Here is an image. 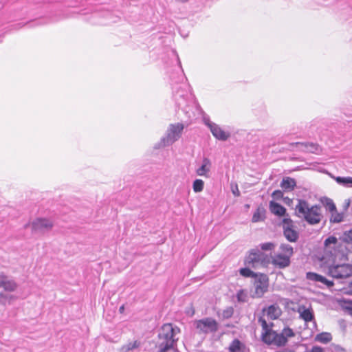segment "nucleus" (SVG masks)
Segmentation results:
<instances>
[{"label":"nucleus","mask_w":352,"mask_h":352,"mask_svg":"<svg viewBox=\"0 0 352 352\" xmlns=\"http://www.w3.org/2000/svg\"><path fill=\"white\" fill-rule=\"evenodd\" d=\"M180 329L172 323H166L159 329L156 348L158 352H177V342Z\"/></svg>","instance_id":"f257e3e1"},{"label":"nucleus","mask_w":352,"mask_h":352,"mask_svg":"<svg viewBox=\"0 0 352 352\" xmlns=\"http://www.w3.org/2000/svg\"><path fill=\"white\" fill-rule=\"evenodd\" d=\"M258 322L262 327L261 340L267 344L284 346L289 338L294 336L293 330L289 327L284 328L280 333H277L272 329L273 323H267L263 317H260Z\"/></svg>","instance_id":"f03ea898"},{"label":"nucleus","mask_w":352,"mask_h":352,"mask_svg":"<svg viewBox=\"0 0 352 352\" xmlns=\"http://www.w3.org/2000/svg\"><path fill=\"white\" fill-rule=\"evenodd\" d=\"M295 213L298 218L305 220L310 225L319 223L323 217L320 205H310L307 201L302 199H298Z\"/></svg>","instance_id":"7ed1b4c3"},{"label":"nucleus","mask_w":352,"mask_h":352,"mask_svg":"<svg viewBox=\"0 0 352 352\" xmlns=\"http://www.w3.org/2000/svg\"><path fill=\"white\" fill-rule=\"evenodd\" d=\"M324 245L325 254L331 255L334 258L342 259L346 256V246L336 236H329L325 239Z\"/></svg>","instance_id":"20e7f679"},{"label":"nucleus","mask_w":352,"mask_h":352,"mask_svg":"<svg viewBox=\"0 0 352 352\" xmlns=\"http://www.w3.org/2000/svg\"><path fill=\"white\" fill-rule=\"evenodd\" d=\"M184 126L182 123L170 124L164 137L160 141V146L162 147L172 145L177 141L182 136Z\"/></svg>","instance_id":"39448f33"},{"label":"nucleus","mask_w":352,"mask_h":352,"mask_svg":"<svg viewBox=\"0 0 352 352\" xmlns=\"http://www.w3.org/2000/svg\"><path fill=\"white\" fill-rule=\"evenodd\" d=\"M195 327L199 333H214L218 330V323L211 318H206L195 322Z\"/></svg>","instance_id":"423d86ee"},{"label":"nucleus","mask_w":352,"mask_h":352,"mask_svg":"<svg viewBox=\"0 0 352 352\" xmlns=\"http://www.w3.org/2000/svg\"><path fill=\"white\" fill-rule=\"evenodd\" d=\"M329 274L333 278H345L352 275V265L349 264L333 265L329 267Z\"/></svg>","instance_id":"0eeeda50"},{"label":"nucleus","mask_w":352,"mask_h":352,"mask_svg":"<svg viewBox=\"0 0 352 352\" xmlns=\"http://www.w3.org/2000/svg\"><path fill=\"white\" fill-rule=\"evenodd\" d=\"M53 226L54 223L50 219L37 218L25 227L30 226L33 232L44 233L50 230Z\"/></svg>","instance_id":"6e6552de"},{"label":"nucleus","mask_w":352,"mask_h":352,"mask_svg":"<svg viewBox=\"0 0 352 352\" xmlns=\"http://www.w3.org/2000/svg\"><path fill=\"white\" fill-rule=\"evenodd\" d=\"M254 278L255 292L253 296L260 298L267 291L269 279L264 274H258Z\"/></svg>","instance_id":"1a4fd4ad"},{"label":"nucleus","mask_w":352,"mask_h":352,"mask_svg":"<svg viewBox=\"0 0 352 352\" xmlns=\"http://www.w3.org/2000/svg\"><path fill=\"white\" fill-rule=\"evenodd\" d=\"M283 233L285 238L290 242H295L298 239V233L294 229L293 221L289 217H285L283 221Z\"/></svg>","instance_id":"9d476101"},{"label":"nucleus","mask_w":352,"mask_h":352,"mask_svg":"<svg viewBox=\"0 0 352 352\" xmlns=\"http://www.w3.org/2000/svg\"><path fill=\"white\" fill-rule=\"evenodd\" d=\"M17 287L18 285L14 279L3 273H0V288H3L6 292H12Z\"/></svg>","instance_id":"9b49d317"},{"label":"nucleus","mask_w":352,"mask_h":352,"mask_svg":"<svg viewBox=\"0 0 352 352\" xmlns=\"http://www.w3.org/2000/svg\"><path fill=\"white\" fill-rule=\"evenodd\" d=\"M207 125L209 127L212 134L218 140L226 141L230 137V133L223 131L219 125L215 123L208 122Z\"/></svg>","instance_id":"f8f14e48"},{"label":"nucleus","mask_w":352,"mask_h":352,"mask_svg":"<svg viewBox=\"0 0 352 352\" xmlns=\"http://www.w3.org/2000/svg\"><path fill=\"white\" fill-rule=\"evenodd\" d=\"M272 264L279 269H284L290 264V258L278 253L274 254L271 257Z\"/></svg>","instance_id":"ddd939ff"},{"label":"nucleus","mask_w":352,"mask_h":352,"mask_svg":"<svg viewBox=\"0 0 352 352\" xmlns=\"http://www.w3.org/2000/svg\"><path fill=\"white\" fill-rule=\"evenodd\" d=\"M212 167V163L208 157H204L201 165L196 170V173L199 176L209 177V173Z\"/></svg>","instance_id":"4468645a"},{"label":"nucleus","mask_w":352,"mask_h":352,"mask_svg":"<svg viewBox=\"0 0 352 352\" xmlns=\"http://www.w3.org/2000/svg\"><path fill=\"white\" fill-rule=\"evenodd\" d=\"M307 279H309L310 280H313L315 282H320V283L324 284V285H326L329 288L333 285V281L329 280L325 277H324L321 275H319L316 273L308 272L307 274Z\"/></svg>","instance_id":"2eb2a0df"},{"label":"nucleus","mask_w":352,"mask_h":352,"mask_svg":"<svg viewBox=\"0 0 352 352\" xmlns=\"http://www.w3.org/2000/svg\"><path fill=\"white\" fill-rule=\"evenodd\" d=\"M298 312L300 315V318L305 322H311L314 318L313 311L311 309L306 308L305 306L299 307Z\"/></svg>","instance_id":"dca6fc26"},{"label":"nucleus","mask_w":352,"mask_h":352,"mask_svg":"<svg viewBox=\"0 0 352 352\" xmlns=\"http://www.w3.org/2000/svg\"><path fill=\"white\" fill-rule=\"evenodd\" d=\"M270 210L272 214L278 217H284L286 213L285 208L274 201L270 202Z\"/></svg>","instance_id":"f3484780"},{"label":"nucleus","mask_w":352,"mask_h":352,"mask_svg":"<svg viewBox=\"0 0 352 352\" xmlns=\"http://www.w3.org/2000/svg\"><path fill=\"white\" fill-rule=\"evenodd\" d=\"M330 177L334 179L339 185L344 188H352V177H340L334 176L331 173H328Z\"/></svg>","instance_id":"a211bd4d"},{"label":"nucleus","mask_w":352,"mask_h":352,"mask_svg":"<svg viewBox=\"0 0 352 352\" xmlns=\"http://www.w3.org/2000/svg\"><path fill=\"white\" fill-rule=\"evenodd\" d=\"M265 312L266 316L271 320H275L278 318L281 314V310L277 305H270L266 309H263Z\"/></svg>","instance_id":"6ab92c4d"},{"label":"nucleus","mask_w":352,"mask_h":352,"mask_svg":"<svg viewBox=\"0 0 352 352\" xmlns=\"http://www.w3.org/2000/svg\"><path fill=\"white\" fill-rule=\"evenodd\" d=\"M296 186V180L289 177L283 179L280 183V187L285 191H292Z\"/></svg>","instance_id":"aec40b11"},{"label":"nucleus","mask_w":352,"mask_h":352,"mask_svg":"<svg viewBox=\"0 0 352 352\" xmlns=\"http://www.w3.org/2000/svg\"><path fill=\"white\" fill-rule=\"evenodd\" d=\"M245 345L238 339H234L228 347V352H245Z\"/></svg>","instance_id":"412c9836"},{"label":"nucleus","mask_w":352,"mask_h":352,"mask_svg":"<svg viewBox=\"0 0 352 352\" xmlns=\"http://www.w3.org/2000/svg\"><path fill=\"white\" fill-rule=\"evenodd\" d=\"M279 250L280 252H278V254L285 255L289 258H291L294 253L293 248L289 244H281Z\"/></svg>","instance_id":"4be33fe9"},{"label":"nucleus","mask_w":352,"mask_h":352,"mask_svg":"<svg viewBox=\"0 0 352 352\" xmlns=\"http://www.w3.org/2000/svg\"><path fill=\"white\" fill-rule=\"evenodd\" d=\"M16 299L14 295H7L3 292H0V305H6L7 303L11 304L12 302Z\"/></svg>","instance_id":"5701e85b"},{"label":"nucleus","mask_w":352,"mask_h":352,"mask_svg":"<svg viewBox=\"0 0 352 352\" xmlns=\"http://www.w3.org/2000/svg\"><path fill=\"white\" fill-rule=\"evenodd\" d=\"M332 339L331 335L329 333H321L316 336V340L322 343H328Z\"/></svg>","instance_id":"b1692460"},{"label":"nucleus","mask_w":352,"mask_h":352,"mask_svg":"<svg viewBox=\"0 0 352 352\" xmlns=\"http://www.w3.org/2000/svg\"><path fill=\"white\" fill-rule=\"evenodd\" d=\"M140 343L138 340H134L133 342H130L124 345H123L121 348V351L122 352H128L131 350L136 349L139 347Z\"/></svg>","instance_id":"393cba45"},{"label":"nucleus","mask_w":352,"mask_h":352,"mask_svg":"<svg viewBox=\"0 0 352 352\" xmlns=\"http://www.w3.org/2000/svg\"><path fill=\"white\" fill-rule=\"evenodd\" d=\"M204 182L202 179H197L193 182L192 189L195 192H200L204 190Z\"/></svg>","instance_id":"a878e982"},{"label":"nucleus","mask_w":352,"mask_h":352,"mask_svg":"<svg viewBox=\"0 0 352 352\" xmlns=\"http://www.w3.org/2000/svg\"><path fill=\"white\" fill-rule=\"evenodd\" d=\"M331 222L333 223H340L343 221V214L339 213L337 210H334L331 212V216L330 219Z\"/></svg>","instance_id":"bb28decb"},{"label":"nucleus","mask_w":352,"mask_h":352,"mask_svg":"<svg viewBox=\"0 0 352 352\" xmlns=\"http://www.w3.org/2000/svg\"><path fill=\"white\" fill-rule=\"evenodd\" d=\"M240 274L243 277H253L255 278L258 274L254 273L249 268H241L239 270Z\"/></svg>","instance_id":"cd10ccee"},{"label":"nucleus","mask_w":352,"mask_h":352,"mask_svg":"<svg viewBox=\"0 0 352 352\" xmlns=\"http://www.w3.org/2000/svg\"><path fill=\"white\" fill-rule=\"evenodd\" d=\"M342 241L352 246V230L345 231L343 233Z\"/></svg>","instance_id":"c85d7f7f"},{"label":"nucleus","mask_w":352,"mask_h":352,"mask_svg":"<svg viewBox=\"0 0 352 352\" xmlns=\"http://www.w3.org/2000/svg\"><path fill=\"white\" fill-rule=\"evenodd\" d=\"M258 260H259V252L252 250L250 252L249 256L247 258V262L250 263H254V262L258 261Z\"/></svg>","instance_id":"c756f323"},{"label":"nucleus","mask_w":352,"mask_h":352,"mask_svg":"<svg viewBox=\"0 0 352 352\" xmlns=\"http://www.w3.org/2000/svg\"><path fill=\"white\" fill-rule=\"evenodd\" d=\"M324 204L326 207V209L331 212L332 211L336 210V205L334 204L333 201L330 199H328V198L325 199V200L324 201Z\"/></svg>","instance_id":"7c9ffc66"},{"label":"nucleus","mask_w":352,"mask_h":352,"mask_svg":"<svg viewBox=\"0 0 352 352\" xmlns=\"http://www.w3.org/2000/svg\"><path fill=\"white\" fill-rule=\"evenodd\" d=\"M262 250H272L275 248V244L272 242H267L260 245Z\"/></svg>","instance_id":"2f4dec72"},{"label":"nucleus","mask_w":352,"mask_h":352,"mask_svg":"<svg viewBox=\"0 0 352 352\" xmlns=\"http://www.w3.org/2000/svg\"><path fill=\"white\" fill-rule=\"evenodd\" d=\"M246 294L243 290H240L237 293V299L240 302H245L246 300Z\"/></svg>","instance_id":"473e14b6"},{"label":"nucleus","mask_w":352,"mask_h":352,"mask_svg":"<svg viewBox=\"0 0 352 352\" xmlns=\"http://www.w3.org/2000/svg\"><path fill=\"white\" fill-rule=\"evenodd\" d=\"M272 197L274 198V199H281L283 197V193L281 190H274L272 194Z\"/></svg>","instance_id":"72a5a7b5"},{"label":"nucleus","mask_w":352,"mask_h":352,"mask_svg":"<svg viewBox=\"0 0 352 352\" xmlns=\"http://www.w3.org/2000/svg\"><path fill=\"white\" fill-rule=\"evenodd\" d=\"M263 220V218L261 217V213L259 210H258L256 212H255L252 217V221L253 222H258Z\"/></svg>","instance_id":"f704fd0d"},{"label":"nucleus","mask_w":352,"mask_h":352,"mask_svg":"<svg viewBox=\"0 0 352 352\" xmlns=\"http://www.w3.org/2000/svg\"><path fill=\"white\" fill-rule=\"evenodd\" d=\"M231 188H232V192L234 196L239 197L240 195V192L238 188V186L236 184L232 185Z\"/></svg>","instance_id":"c9c22d12"},{"label":"nucleus","mask_w":352,"mask_h":352,"mask_svg":"<svg viewBox=\"0 0 352 352\" xmlns=\"http://www.w3.org/2000/svg\"><path fill=\"white\" fill-rule=\"evenodd\" d=\"M305 352H324L323 349L320 346H313L311 350H307Z\"/></svg>","instance_id":"e433bc0d"},{"label":"nucleus","mask_w":352,"mask_h":352,"mask_svg":"<svg viewBox=\"0 0 352 352\" xmlns=\"http://www.w3.org/2000/svg\"><path fill=\"white\" fill-rule=\"evenodd\" d=\"M346 310H347L349 315L352 316V302L348 303V305L345 307Z\"/></svg>","instance_id":"4c0bfd02"},{"label":"nucleus","mask_w":352,"mask_h":352,"mask_svg":"<svg viewBox=\"0 0 352 352\" xmlns=\"http://www.w3.org/2000/svg\"><path fill=\"white\" fill-rule=\"evenodd\" d=\"M309 146L310 148H308V151L310 152L314 153L318 150L317 146L314 144H311Z\"/></svg>","instance_id":"58836bf2"},{"label":"nucleus","mask_w":352,"mask_h":352,"mask_svg":"<svg viewBox=\"0 0 352 352\" xmlns=\"http://www.w3.org/2000/svg\"><path fill=\"white\" fill-rule=\"evenodd\" d=\"M232 309H228V310H227V311H226L224 312V316H226V317H227V318H228V317L231 316V315H232Z\"/></svg>","instance_id":"ea45409f"},{"label":"nucleus","mask_w":352,"mask_h":352,"mask_svg":"<svg viewBox=\"0 0 352 352\" xmlns=\"http://www.w3.org/2000/svg\"><path fill=\"white\" fill-rule=\"evenodd\" d=\"M345 204H346V208H347L349 206V205H350V200L349 199L346 200V203Z\"/></svg>","instance_id":"a19ab883"},{"label":"nucleus","mask_w":352,"mask_h":352,"mask_svg":"<svg viewBox=\"0 0 352 352\" xmlns=\"http://www.w3.org/2000/svg\"><path fill=\"white\" fill-rule=\"evenodd\" d=\"M124 305H122L120 307L119 311L120 313H122L124 311Z\"/></svg>","instance_id":"79ce46f5"}]
</instances>
